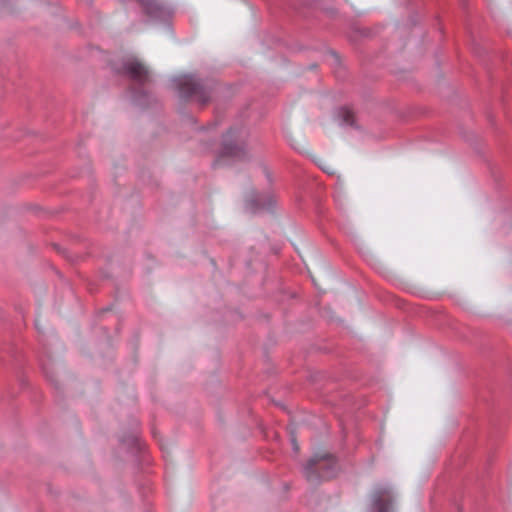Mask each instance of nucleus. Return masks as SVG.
Listing matches in <instances>:
<instances>
[{
    "label": "nucleus",
    "mask_w": 512,
    "mask_h": 512,
    "mask_svg": "<svg viewBox=\"0 0 512 512\" xmlns=\"http://www.w3.org/2000/svg\"><path fill=\"white\" fill-rule=\"evenodd\" d=\"M336 461L327 454L321 453L313 456L304 467V473L309 481L329 479L335 475Z\"/></svg>",
    "instance_id": "f257e3e1"
},
{
    "label": "nucleus",
    "mask_w": 512,
    "mask_h": 512,
    "mask_svg": "<svg viewBox=\"0 0 512 512\" xmlns=\"http://www.w3.org/2000/svg\"><path fill=\"white\" fill-rule=\"evenodd\" d=\"M173 82L181 94L194 97L202 104L206 103L210 97L209 91L191 75H179L173 79Z\"/></svg>",
    "instance_id": "f03ea898"
},
{
    "label": "nucleus",
    "mask_w": 512,
    "mask_h": 512,
    "mask_svg": "<svg viewBox=\"0 0 512 512\" xmlns=\"http://www.w3.org/2000/svg\"><path fill=\"white\" fill-rule=\"evenodd\" d=\"M247 131L243 128L231 129L223 138V153L240 156L246 143Z\"/></svg>",
    "instance_id": "7ed1b4c3"
},
{
    "label": "nucleus",
    "mask_w": 512,
    "mask_h": 512,
    "mask_svg": "<svg viewBox=\"0 0 512 512\" xmlns=\"http://www.w3.org/2000/svg\"><path fill=\"white\" fill-rule=\"evenodd\" d=\"M392 500L390 489H377L372 495V512H393Z\"/></svg>",
    "instance_id": "20e7f679"
},
{
    "label": "nucleus",
    "mask_w": 512,
    "mask_h": 512,
    "mask_svg": "<svg viewBox=\"0 0 512 512\" xmlns=\"http://www.w3.org/2000/svg\"><path fill=\"white\" fill-rule=\"evenodd\" d=\"M126 71L130 77L137 81H144L148 76L147 69L135 60L126 63Z\"/></svg>",
    "instance_id": "39448f33"
},
{
    "label": "nucleus",
    "mask_w": 512,
    "mask_h": 512,
    "mask_svg": "<svg viewBox=\"0 0 512 512\" xmlns=\"http://www.w3.org/2000/svg\"><path fill=\"white\" fill-rule=\"evenodd\" d=\"M140 1L144 5L147 12L151 15L155 14L156 11L159 9V4L156 2V0H140Z\"/></svg>",
    "instance_id": "423d86ee"
},
{
    "label": "nucleus",
    "mask_w": 512,
    "mask_h": 512,
    "mask_svg": "<svg viewBox=\"0 0 512 512\" xmlns=\"http://www.w3.org/2000/svg\"><path fill=\"white\" fill-rule=\"evenodd\" d=\"M261 201H262L261 197L259 195H255L254 199L249 204V209L251 211H257V210H259L261 208H264L265 205Z\"/></svg>",
    "instance_id": "0eeeda50"
},
{
    "label": "nucleus",
    "mask_w": 512,
    "mask_h": 512,
    "mask_svg": "<svg viewBox=\"0 0 512 512\" xmlns=\"http://www.w3.org/2000/svg\"><path fill=\"white\" fill-rule=\"evenodd\" d=\"M322 169L329 174H332L334 172V170L330 166L329 167L323 166Z\"/></svg>",
    "instance_id": "6e6552de"
},
{
    "label": "nucleus",
    "mask_w": 512,
    "mask_h": 512,
    "mask_svg": "<svg viewBox=\"0 0 512 512\" xmlns=\"http://www.w3.org/2000/svg\"><path fill=\"white\" fill-rule=\"evenodd\" d=\"M291 442H292L293 449L295 450V452H297L299 448H298V445H297L295 439L292 438Z\"/></svg>",
    "instance_id": "1a4fd4ad"
},
{
    "label": "nucleus",
    "mask_w": 512,
    "mask_h": 512,
    "mask_svg": "<svg viewBox=\"0 0 512 512\" xmlns=\"http://www.w3.org/2000/svg\"><path fill=\"white\" fill-rule=\"evenodd\" d=\"M274 204H275V199L273 197H270L269 202L267 204V208H270Z\"/></svg>",
    "instance_id": "9d476101"
}]
</instances>
